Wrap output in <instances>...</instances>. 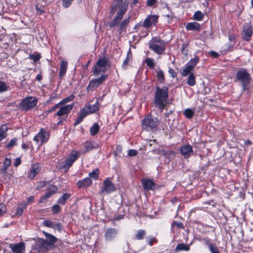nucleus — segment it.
<instances>
[{
  "instance_id": "obj_1",
  "label": "nucleus",
  "mask_w": 253,
  "mask_h": 253,
  "mask_svg": "<svg viewBox=\"0 0 253 253\" xmlns=\"http://www.w3.org/2000/svg\"><path fill=\"white\" fill-rule=\"evenodd\" d=\"M127 7V2H116L113 3L110 13L113 15L117 12V15L113 21L109 24L110 27H114L120 23L124 14L126 11Z\"/></svg>"
},
{
  "instance_id": "obj_2",
  "label": "nucleus",
  "mask_w": 253,
  "mask_h": 253,
  "mask_svg": "<svg viewBox=\"0 0 253 253\" xmlns=\"http://www.w3.org/2000/svg\"><path fill=\"white\" fill-rule=\"evenodd\" d=\"M169 89L165 86L162 88L157 87L154 96V104L156 107L163 110L168 103Z\"/></svg>"
},
{
  "instance_id": "obj_3",
  "label": "nucleus",
  "mask_w": 253,
  "mask_h": 253,
  "mask_svg": "<svg viewBox=\"0 0 253 253\" xmlns=\"http://www.w3.org/2000/svg\"><path fill=\"white\" fill-rule=\"evenodd\" d=\"M110 67L109 60L105 57H100L98 58L93 68V75H98L101 73H105Z\"/></svg>"
},
{
  "instance_id": "obj_4",
  "label": "nucleus",
  "mask_w": 253,
  "mask_h": 253,
  "mask_svg": "<svg viewBox=\"0 0 253 253\" xmlns=\"http://www.w3.org/2000/svg\"><path fill=\"white\" fill-rule=\"evenodd\" d=\"M149 48L158 54H162L165 50V42L158 37H153L148 43Z\"/></svg>"
},
{
  "instance_id": "obj_5",
  "label": "nucleus",
  "mask_w": 253,
  "mask_h": 253,
  "mask_svg": "<svg viewBox=\"0 0 253 253\" xmlns=\"http://www.w3.org/2000/svg\"><path fill=\"white\" fill-rule=\"evenodd\" d=\"M236 78L241 84L243 90L248 89V85L251 81L250 74L245 69L239 70L236 74Z\"/></svg>"
},
{
  "instance_id": "obj_6",
  "label": "nucleus",
  "mask_w": 253,
  "mask_h": 253,
  "mask_svg": "<svg viewBox=\"0 0 253 253\" xmlns=\"http://www.w3.org/2000/svg\"><path fill=\"white\" fill-rule=\"evenodd\" d=\"M159 120L149 115L146 116L142 121V127L146 130H152L157 127L159 125Z\"/></svg>"
},
{
  "instance_id": "obj_7",
  "label": "nucleus",
  "mask_w": 253,
  "mask_h": 253,
  "mask_svg": "<svg viewBox=\"0 0 253 253\" xmlns=\"http://www.w3.org/2000/svg\"><path fill=\"white\" fill-rule=\"evenodd\" d=\"M37 99L33 97H27L23 99L20 103V107L23 110H28L35 107L37 104Z\"/></svg>"
},
{
  "instance_id": "obj_8",
  "label": "nucleus",
  "mask_w": 253,
  "mask_h": 253,
  "mask_svg": "<svg viewBox=\"0 0 253 253\" xmlns=\"http://www.w3.org/2000/svg\"><path fill=\"white\" fill-rule=\"evenodd\" d=\"M49 138V133L44 129H41L40 132L34 137V140L42 145L47 141Z\"/></svg>"
},
{
  "instance_id": "obj_9",
  "label": "nucleus",
  "mask_w": 253,
  "mask_h": 253,
  "mask_svg": "<svg viewBox=\"0 0 253 253\" xmlns=\"http://www.w3.org/2000/svg\"><path fill=\"white\" fill-rule=\"evenodd\" d=\"M103 184V186L100 191L101 194H109L116 190V188L110 178H106L104 180Z\"/></svg>"
},
{
  "instance_id": "obj_10",
  "label": "nucleus",
  "mask_w": 253,
  "mask_h": 253,
  "mask_svg": "<svg viewBox=\"0 0 253 253\" xmlns=\"http://www.w3.org/2000/svg\"><path fill=\"white\" fill-rule=\"evenodd\" d=\"M107 75H103L100 78L91 80L87 87L88 91L89 89L99 86L107 78Z\"/></svg>"
},
{
  "instance_id": "obj_11",
  "label": "nucleus",
  "mask_w": 253,
  "mask_h": 253,
  "mask_svg": "<svg viewBox=\"0 0 253 253\" xmlns=\"http://www.w3.org/2000/svg\"><path fill=\"white\" fill-rule=\"evenodd\" d=\"M158 21V17L156 15H149L145 18L142 23V27L148 29L149 27L155 25Z\"/></svg>"
},
{
  "instance_id": "obj_12",
  "label": "nucleus",
  "mask_w": 253,
  "mask_h": 253,
  "mask_svg": "<svg viewBox=\"0 0 253 253\" xmlns=\"http://www.w3.org/2000/svg\"><path fill=\"white\" fill-rule=\"evenodd\" d=\"M117 229L114 228H107L104 234V238L106 241H112L118 234Z\"/></svg>"
},
{
  "instance_id": "obj_13",
  "label": "nucleus",
  "mask_w": 253,
  "mask_h": 253,
  "mask_svg": "<svg viewBox=\"0 0 253 253\" xmlns=\"http://www.w3.org/2000/svg\"><path fill=\"white\" fill-rule=\"evenodd\" d=\"M9 247L14 253H24L25 252V244L24 242L10 244Z\"/></svg>"
},
{
  "instance_id": "obj_14",
  "label": "nucleus",
  "mask_w": 253,
  "mask_h": 253,
  "mask_svg": "<svg viewBox=\"0 0 253 253\" xmlns=\"http://www.w3.org/2000/svg\"><path fill=\"white\" fill-rule=\"evenodd\" d=\"M42 224L45 227L52 228L54 230H57L58 231H61L63 228V226L61 223H55L50 220H44Z\"/></svg>"
},
{
  "instance_id": "obj_15",
  "label": "nucleus",
  "mask_w": 253,
  "mask_h": 253,
  "mask_svg": "<svg viewBox=\"0 0 253 253\" xmlns=\"http://www.w3.org/2000/svg\"><path fill=\"white\" fill-rule=\"evenodd\" d=\"M36 246L39 252L44 251H46L51 249L46 240L42 239H39L37 241Z\"/></svg>"
},
{
  "instance_id": "obj_16",
  "label": "nucleus",
  "mask_w": 253,
  "mask_h": 253,
  "mask_svg": "<svg viewBox=\"0 0 253 253\" xmlns=\"http://www.w3.org/2000/svg\"><path fill=\"white\" fill-rule=\"evenodd\" d=\"M180 152L185 158H188L193 154L192 148L189 144L183 145L180 148Z\"/></svg>"
},
{
  "instance_id": "obj_17",
  "label": "nucleus",
  "mask_w": 253,
  "mask_h": 253,
  "mask_svg": "<svg viewBox=\"0 0 253 253\" xmlns=\"http://www.w3.org/2000/svg\"><path fill=\"white\" fill-rule=\"evenodd\" d=\"M243 32L245 39L248 41L250 40L253 34V28L251 23H246L243 27Z\"/></svg>"
},
{
  "instance_id": "obj_18",
  "label": "nucleus",
  "mask_w": 253,
  "mask_h": 253,
  "mask_svg": "<svg viewBox=\"0 0 253 253\" xmlns=\"http://www.w3.org/2000/svg\"><path fill=\"white\" fill-rule=\"evenodd\" d=\"M99 104L98 102L93 105H88L85 106L82 109L83 111L87 115L90 113H93L97 111L99 109Z\"/></svg>"
},
{
  "instance_id": "obj_19",
  "label": "nucleus",
  "mask_w": 253,
  "mask_h": 253,
  "mask_svg": "<svg viewBox=\"0 0 253 253\" xmlns=\"http://www.w3.org/2000/svg\"><path fill=\"white\" fill-rule=\"evenodd\" d=\"M73 105H68L59 108V110L55 114L56 116L59 117L63 116L64 115H67L70 111L72 109Z\"/></svg>"
},
{
  "instance_id": "obj_20",
  "label": "nucleus",
  "mask_w": 253,
  "mask_h": 253,
  "mask_svg": "<svg viewBox=\"0 0 253 253\" xmlns=\"http://www.w3.org/2000/svg\"><path fill=\"white\" fill-rule=\"evenodd\" d=\"M42 233L46 238V242L49 244V247L51 249L54 246V244L57 242V238L54 236L49 234L45 231H43Z\"/></svg>"
},
{
  "instance_id": "obj_21",
  "label": "nucleus",
  "mask_w": 253,
  "mask_h": 253,
  "mask_svg": "<svg viewBox=\"0 0 253 253\" xmlns=\"http://www.w3.org/2000/svg\"><path fill=\"white\" fill-rule=\"evenodd\" d=\"M142 185L146 190H153L155 188V184L152 180L144 179L142 181Z\"/></svg>"
},
{
  "instance_id": "obj_22",
  "label": "nucleus",
  "mask_w": 253,
  "mask_h": 253,
  "mask_svg": "<svg viewBox=\"0 0 253 253\" xmlns=\"http://www.w3.org/2000/svg\"><path fill=\"white\" fill-rule=\"evenodd\" d=\"M41 170L39 164H33L30 170L29 176L31 178L33 179Z\"/></svg>"
},
{
  "instance_id": "obj_23",
  "label": "nucleus",
  "mask_w": 253,
  "mask_h": 253,
  "mask_svg": "<svg viewBox=\"0 0 253 253\" xmlns=\"http://www.w3.org/2000/svg\"><path fill=\"white\" fill-rule=\"evenodd\" d=\"M92 183V180L90 177L84 178L82 181H79L77 182V186L79 188H85L88 187Z\"/></svg>"
},
{
  "instance_id": "obj_24",
  "label": "nucleus",
  "mask_w": 253,
  "mask_h": 253,
  "mask_svg": "<svg viewBox=\"0 0 253 253\" xmlns=\"http://www.w3.org/2000/svg\"><path fill=\"white\" fill-rule=\"evenodd\" d=\"M68 67V63L66 61L62 60L61 62L59 70V76L62 77L64 76L66 73Z\"/></svg>"
},
{
  "instance_id": "obj_25",
  "label": "nucleus",
  "mask_w": 253,
  "mask_h": 253,
  "mask_svg": "<svg viewBox=\"0 0 253 253\" xmlns=\"http://www.w3.org/2000/svg\"><path fill=\"white\" fill-rule=\"evenodd\" d=\"M186 28L190 31H199L200 29V25L196 22L188 23Z\"/></svg>"
},
{
  "instance_id": "obj_26",
  "label": "nucleus",
  "mask_w": 253,
  "mask_h": 253,
  "mask_svg": "<svg viewBox=\"0 0 253 253\" xmlns=\"http://www.w3.org/2000/svg\"><path fill=\"white\" fill-rule=\"evenodd\" d=\"M8 127L7 125H3L0 127V141L7 136L6 131Z\"/></svg>"
},
{
  "instance_id": "obj_27",
  "label": "nucleus",
  "mask_w": 253,
  "mask_h": 253,
  "mask_svg": "<svg viewBox=\"0 0 253 253\" xmlns=\"http://www.w3.org/2000/svg\"><path fill=\"white\" fill-rule=\"evenodd\" d=\"M27 204L26 202H22L18 205L16 214L17 215H21L24 210L26 209Z\"/></svg>"
},
{
  "instance_id": "obj_28",
  "label": "nucleus",
  "mask_w": 253,
  "mask_h": 253,
  "mask_svg": "<svg viewBox=\"0 0 253 253\" xmlns=\"http://www.w3.org/2000/svg\"><path fill=\"white\" fill-rule=\"evenodd\" d=\"M190 250L189 246L185 244L181 243L177 245L175 249V252H178L180 251H188Z\"/></svg>"
},
{
  "instance_id": "obj_29",
  "label": "nucleus",
  "mask_w": 253,
  "mask_h": 253,
  "mask_svg": "<svg viewBox=\"0 0 253 253\" xmlns=\"http://www.w3.org/2000/svg\"><path fill=\"white\" fill-rule=\"evenodd\" d=\"M100 129L99 125L97 123H94L90 128L89 132L90 135L94 136L98 132Z\"/></svg>"
},
{
  "instance_id": "obj_30",
  "label": "nucleus",
  "mask_w": 253,
  "mask_h": 253,
  "mask_svg": "<svg viewBox=\"0 0 253 253\" xmlns=\"http://www.w3.org/2000/svg\"><path fill=\"white\" fill-rule=\"evenodd\" d=\"M200 61V59L197 56H195L187 64L188 66L194 69L197 63Z\"/></svg>"
},
{
  "instance_id": "obj_31",
  "label": "nucleus",
  "mask_w": 253,
  "mask_h": 253,
  "mask_svg": "<svg viewBox=\"0 0 253 253\" xmlns=\"http://www.w3.org/2000/svg\"><path fill=\"white\" fill-rule=\"evenodd\" d=\"M187 83L190 86H194L196 84L195 77L193 73L189 75Z\"/></svg>"
},
{
  "instance_id": "obj_32",
  "label": "nucleus",
  "mask_w": 253,
  "mask_h": 253,
  "mask_svg": "<svg viewBox=\"0 0 253 253\" xmlns=\"http://www.w3.org/2000/svg\"><path fill=\"white\" fill-rule=\"evenodd\" d=\"M79 152L78 151L74 150L69 155L68 158L70 160H72L74 163V162L79 158Z\"/></svg>"
},
{
  "instance_id": "obj_33",
  "label": "nucleus",
  "mask_w": 253,
  "mask_h": 253,
  "mask_svg": "<svg viewBox=\"0 0 253 253\" xmlns=\"http://www.w3.org/2000/svg\"><path fill=\"white\" fill-rule=\"evenodd\" d=\"M194 113V111L191 109L188 108L185 109L183 114L187 119H191Z\"/></svg>"
},
{
  "instance_id": "obj_34",
  "label": "nucleus",
  "mask_w": 253,
  "mask_h": 253,
  "mask_svg": "<svg viewBox=\"0 0 253 253\" xmlns=\"http://www.w3.org/2000/svg\"><path fill=\"white\" fill-rule=\"evenodd\" d=\"M194 70L192 68L188 66V65H186L185 67L183 69V71L181 73L182 76L183 77H186L188 74L191 73V72Z\"/></svg>"
},
{
  "instance_id": "obj_35",
  "label": "nucleus",
  "mask_w": 253,
  "mask_h": 253,
  "mask_svg": "<svg viewBox=\"0 0 253 253\" xmlns=\"http://www.w3.org/2000/svg\"><path fill=\"white\" fill-rule=\"evenodd\" d=\"M146 231L144 230H139L136 235L135 238L137 240H140L144 238V236L146 235Z\"/></svg>"
},
{
  "instance_id": "obj_36",
  "label": "nucleus",
  "mask_w": 253,
  "mask_h": 253,
  "mask_svg": "<svg viewBox=\"0 0 253 253\" xmlns=\"http://www.w3.org/2000/svg\"><path fill=\"white\" fill-rule=\"evenodd\" d=\"M206 244L208 246V247L210 249V250L211 251V253H220V252L218 251V248H217V247L215 245H214L211 243H210L208 242H207L206 243Z\"/></svg>"
},
{
  "instance_id": "obj_37",
  "label": "nucleus",
  "mask_w": 253,
  "mask_h": 253,
  "mask_svg": "<svg viewBox=\"0 0 253 253\" xmlns=\"http://www.w3.org/2000/svg\"><path fill=\"white\" fill-rule=\"evenodd\" d=\"M145 63L150 69H153L155 65L154 59L149 57L146 58L145 59Z\"/></svg>"
},
{
  "instance_id": "obj_38",
  "label": "nucleus",
  "mask_w": 253,
  "mask_h": 253,
  "mask_svg": "<svg viewBox=\"0 0 253 253\" xmlns=\"http://www.w3.org/2000/svg\"><path fill=\"white\" fill-rule=\"evenodd\" d=\"M204 15L201 11H197L194 14V18L197 21H201L204 18Z\"/></svg>"
},
{
  "instance_id": "obj_39",
  "label": "nucleus",
  "mask_w": 253,
  "mask_h": 253,
  "mask_svg": "<svg viewBox=\"0 0 253 253\" xmlns=\"http://www.w3.org/2000/svg\"><path fill=\"white\" fill-rule=\"evenodd\" d=\"M70 197V195L67 193L64 194L58 200V204H60L61 205H64L66 201Z\"/></svg>"
},
{
  "instance_id": "obj_40",
  "label": "nucleus",
  "mask_w": 253,
  "mask_h": 253,
  "mask_svg": "<svg viewBox=\"0 0 253 253\" xmlns=\"http://www.w3.org/2000/svg\"><path fill=\"white\" fill-rule=\"evenodd\" d=\"M156 76L160 82H163L165 81L164 73L162 70H158Z\"/></svg>"
},
{
  "instance_id": "obj_41",
  "label": "nucleus",
  "mask_w": 253,
  "mask_h": 253,
  "mask_svg": "<svg viewBox=\"0 0 253 253\" xmlns=\"http://www.w3.org/2000/svg\"><path fill=\"white\" fill-rule=\"evenodd\" d=\"M8 86L3 81L0 80V93L3 92L8 90Z\"/></svg>"
},
{
  "instance_id": "obj_42",
  "label": "nucleus",
  "mask_w": 253,
  "mask_h": 253,
  "mask_svg": "<svg viewBox=\"0 0 253 253\" xmlns=\"http://www.w3.org/2000/svg\"><path fill=\"white\" fill-rule=\"evenodd\" d=\"M86 116V115L85 114V113H84V112L83 111V110H82L80 116L78 117L75 123V125L76 126L79 124Z\"/></svg>"
},
{
  "instance_id": "obj_43",
  "label": "nucleus",
  "mask_w": 253,
  "mask_h": 253,
  "mask_svg": "<svg viewBox=\"0 0 253 253\" xmlns=\"http://www.w3.org/2000/svg\"><path fill=\"white\" fill-rule=\"evenodd\" d=\"M99 173V170L97 169H96L94 170H93L92 172L89 173V176L91 178H92L94 179H96L98 177Z\"/></svg>"
},
{
  "instance_id": "obj_44",
  "label": "nucleus",
  "mask_w": 253,
  "mask_h": 253,
  "mask_svg": "<svg viewBox=\"0 0 253 253\" xmlns=\"http://www.w3.org/2000/svg\"><path fill=\"white\" fill-rule=\"evenodd\" d=\"M74 98V95L72 94L70 95L69 97H66L63 99H62L60 101V104H62V105L65 104L67 103V102H69L72 100H73Z\"/></svg>"
},
{
  "instance_id": "obj_45",
  "label": "nucleus",
  "mask_w": 253,
  "mask_h": 253,
  "mask_svg": "<svg viewBox=\"0 0 253 253\" xmlns=\"http://www.w3.org/2000/svg\"><path fill=\"white\" fill-rule=\"evenodd\" d=\"M74 162L72 161V160H70L68 158L66 159V160L65 161V164L63 165V168L68 169L69 168L71 167V166L73 165Z\"/></svg>"
},
{
  "instance_id": "obj_46",
  "label": "nucleus",
  "mask_w": 253,
  "mask_h": 253,
  "mask_svg": "<svg viewBox=\"0 0 253 253\" xmlns=\"http://www.w3.org/2000/svg\"><path fill=\"white\" fill-rule=\"evenodd\" d=\"M52 193L49 192H47L44 193V194L41 197L40 202L43 203L47 199L50 197L52 195Z\"/></svg>"
},
{
  "instance_id": "obj_47",
  "label": "nucleus",
  "mask_w": 253,
  "mask_h": 253,
  "mask_svg": "<svg viewBox=\"0 0 253 253\" xmlns=\"http://www.w3.org/2000/svg\"><path fill=\"white\" fill-rule=\"evenodd\" d=\"M17 138H13L12 139L9 143L7 145L6 147L8 148H12L14 146L16 145L17 143Z\"/></svg>"
},
{
  "instance_id": "obj_48",
  "label": "nucleus",
  "mask_w": 253,
  "mask_h": 253,
  "mask_svg": "<svg viewBox=\"0 0 253 253\" xmlns=\"http://www.w3.org/2000/svg\"><path fill=\"white\" fill-rule=\"evenodd\" d=\"M30 58L34 61L37 62L40 59L41 56L40 54H33L30 55Z\"/></svg>"
},
{
  "instance_id": "obj_49",
  "label": "nucleus",
  "mask_w": 253,
  "mask_h": 253,
  "mask_svg": "<svg viewBox=\"0 0 253 253\" xmlns=\"http://www.w3.org/2000/svg\"><path fill=\"white\" fill-rule=\"evenodd\" d=\"M131 61V56L129 54H127L126 59L124 60L123 64V67L126 68V66L128 64V63Z\"/></svg>"
},
{
  "instance_id": "obj_50",
  "label": "nucleus",
  "mask_w": 253,
  "mask_h": 253,
  "mask_svg": "<svg viewBox=\"0 0 253 253\" xmlns=\"http://www.w3.org/2000/svg\"><path fill=\"white\" fill-rule=\"evenodd\" d=\"M129 22L128 19H124L122 22L121 23V29L122 30H124L126 29L127 25Z\"/></svg>"
},
{
  "instance_id": "obj_51",
  "label": "nucleus",
  "mask_w": 253,
  "mask_h": 253,
  "mask_svg": "<svg viewBox=\"0 0 253 253\" xmlns=\"http://www.w3.org/2000/svg\"><path fill=\"white\" fill-rule=\"evenodd\" d=\"M10 164H11L10 160L7 158H5L4 160L3 165V167L4 169L6 170L7 169V168H8V167L10 165Z\"/></svg>"
},
{
  "instance_id": "obj_52",
  "label": "nucleus",
  "mask_w": 253,
  "mask_h": 253,
  "mask_svg": "<svg viewBox=\"0 0 253 253\" xmlns=\"http://www.w3.org/2000/svg\"><path fill=\"white\" fill-rule=\"evenodd\" d=\"M60 208L57 204L54 205L52 207V211L54 213H57L59 212Z\"/></svg>"
},
{
  "instance_id": "obj_53",
  "label": "nucleus",
  "mask_w": 253,
  "mask_h": 253,
  "mask_svg": "<svg viewBox=\"0 0 253 253\" xmlns=\"http://www.w3.org/2000/svg\"><path fill=\"white\" fill-rule=\"evenodd\" d=\"M149 245L152 246L154 242H157V240L155 237H149L147 239Z\"/></svg>"
},
{
  "instance_id": "obj_54",
  "label": "nucleus",
  "mask_w": 253,
  "mask_h": 253,
  "mask_svg": "<svg viewBox=\"0 0 253 253\" xmlns=\"http://www.w3.org/2000/svg\"><path fill=\"white\" fill-rule=\"evenodd\" d=\"M6 211V208L5 206L3 203L0 204V215Z\"/></svg>"
},
{
  "instance_id": "obj_55",
  "label": "nucleus",
  "mask_w": 253,
  "mask_h": 253,
  "mask_svg": "<svg viewBox=\"0 0 253 253\" xmlns=\"http://www.w3.org/2000/svg\"><path fill=\"white\" fill-rule=\"evenodd\" d=\"M73 0H63V5L65 7H68Z\"/></svg>"
},
{
  "instance_id": "obj_56",
  "label": "nucleus",
  "mask_w": 253,
  "mask_h": 253,
  "mask_svg": "<svg viewBox=\"0 0 253 253\" xmlns=\"http://www.w3.org/2000/svg\"><path fill=\"white\" fill-rule=\"evenodd\" d=\"M57 190V188L53 185H51L48 188V191L50 193H51L52 194H54Z\"/></svg>"
},
{
  "instance_id": "obj_57",
  "label": "nucleus",
  "mask_w": 253,
  "mask_h": 253,
  "mask_svg": "<svg viewBox=\"0 0 253 253\" xmlns=\"http://www.w3.org/2000/svg\"><path fill=\"white\" fill-rule=\"evenodd\" d=\"M137 151L135 150L131 149L128 151V155L132 157V156H135L137 155Z\"/></svg>"
},
{
  "instance_id": "obj_58",
  "label": "nucleus",
  "mask_w": 253,
  "mask_h": 253,
  "mask_svg": "<svg viewBox=\"0 0 253 253\" xmlns=\"http://www.w3.org/2000/svg\"><path fill=\"white\" fill-rule=\"evenodd\" d=\"M209 54L213 58H217L219 55L217 52L212 50L210 51Z\"/></svg>"
},
{
  "instance_id": "obj_59",
  "label": "nucleus",
  "mask_w": 253,
  "mask_h": 253,
  "mask_svg": "<svg viewBox=\"0 0 253 253\" xmlns=\"http://www.w3.org/2000/svg\"><path fill=\"white\" fill-rule=\"evenodd\" d=\"M169 73L172 78H175L176 76V74L173 69L169 68Z\"/></svg>"
},
{
  "instance_id": "obj_60",
  "label": "nucleus",
  "mask_w": 253,
  "mask_h": 253,
  "mask_svg": "<svg viewBox=\"0 0 253 253\" xmlns=\"http://www.w3.org/2000/svg\"><path fill=\"white\" fill-rule=\"evenodd\" d=\"M46 182L45 181H42L40 182L39 183V185L37 186L38 189H40L42 188V187H44L45 186Z\"/></svg>"
},
{
  "instance_id": "obj_61",
  "label": "nucleus",
  "mask_w": 253,
  "mask_h": 253,
  "mask_svg": "<svg viewBox=\"0 0 253 253\" xmlns=\"http://www.w3.org/2000/svg\"><path fill=\"white\" fill-rule=\"evenodd\" d=\"M21 164V160L19 158H17L15 159V162L14 163V165L15 167H18Z\"/></svg>"
},
{
  "instance_id": "obj_62",
  "label": "nucleus",
  "mask_w": 253,
  "mask_h": 253,
  "mask_svg": "<svg viewBox=\"0 0 253 253\" xmlns=\"http://www.w3.org/2000/svg\"><path fill=\"white\" fill-rule=\"evenodd\" d=\"M36 9L37 12L40 14L44 13V10L42 7H39L37 5H36Z\"/></svg>"
},
{
  "instance_id": "obj_63",
  "label": "nucleus",
  "mask_w": 253,
  "mask_h": 253,
  "mask_svg": "<svg viewBox=\"0 0 253 253\" xmlns=\"http://www.w3.org/2000/svg\"><path fill=\"white\" fill-rule=\"evenodd\" d=\"M156 0H147V3L148 6H152L156 2Z\"/></svg>"
},
{
  "instance_id": "obj_64",
  "label": "nucleus",
  "mask_w": 253,
  "mask_h": 253,
  "mask_svg": "<svg viewBox=\"0 0 253 253\" xmlns=\"http://www.w3.org/2000/svg\"><path fill=\"white\" fill-rule=\"evenodd\" d=\"M175 225H176L178 227L183 228L184 226L182 223L181 222H178L176 221H174L173 223Z\"/></svg>"
}]
</instances>
